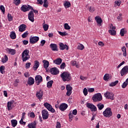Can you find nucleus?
Masks as SVG:
<instances>
[{
    "label": "nucleus",
    "instance_id": "1",
    "mask_svg": "<svg viewBox=\"0 0 128 128\" xmlns=\"http://www.w3.org/2000/svg\"><path fill=\"white\" fill-rule=\"evenodd\" d=\"M60 76L64 82H70L72 80V75L68 72H64L60 74Z\"/></svg>",
    "mask_w": 128,
    "mask_h": 128
},
{
    "label": "nucleus",
    "instance_id": "2",
    "mask_svg": "<svg viewBox=\"0 0 128 128\" xmlns=\"http://www.w3.org/2000/svg\"><path fill=\"white\" fill-rule=\"evenodd\" d=\"M30 50L26 49L23 51V52L22 53V60L24 62L28 60L30 58V56L29 54Z\"/></svg>",
    "mask_w": 128,
    "mask_h": 128
},
{
    "label": "nucleus",
    "instance_id": "3",
    "mask_svg": "<svg viewBox=\"0 0 128 128\" xmlns=\"http://www.w3.org/2000/svg\"><path fill=\"white\" fill-rule=\"evenodd\" d=\"M105 118H110L112 116V111L110 108H107L102 112Z\"/></svg>",
    "mask_w": 128,
    "mask_h": 128
},
{
    "label": "nucleus",
    "instance_id": "4",
    "mask_svg": "<svg viewBox=\"0 0 128 128\" xmlns=\"http://www.w3.org/2000/svg\"><path fill=\"white\" fill-rule=\"evenodd\" d=\"M92 100L95 102H100L101 100H102V94L97 93V94H95L92 97Z\"/></svg>",
    "mask_w": 128,
    "mask_h": 128
},
{
    "label": "nucleus",
    "instance_id": "5",
    "mask_svg": "<svg viewBox=\"0 0 128 128\" xmlns=\"http://www.w3.org/2000/svg\"><path fill=\"white\" fill-rule=\"evenodd\" d=\"M104 96L108 100H114V94L112 92H106L104 94Z\"/></svg>",
    "mask_w": 128,
    "mask_h": 128
},
{
    "label": "nucleus",
    "instance_id": "6",
    "mask_svg": "<svg viewBox=\"0 0 128 128\" xmlns=\"http://www.w3.org/2000/svg\"><path fill=\"white\" fill-rule=\"evenodd\" d=\"M30 10H32V7L30 5H22L20 8V10L23 12H30Z\"/></svg>",
    "mask_w": 128,
    "mask_h": 128
},
{
    "label": "nucleus",
    "instance_id": "7",
    "mask_svg": "<svg viewBox=\"0 0 128 128\" xmlns=\"http://www.w3.org/2000/svg\"><path fill=\"white\" fill-rule=\"evenodd\" d=\"M29 40L30 44H36V42L40 40V37L36 36H30L29 38Z\"/></svg>",
    "mask_w": 128,
    "mask_h": 128
},
{
    "label": "nucleus",
    "instance_id": "8",
    "mask_svg": "<svg viewBox=\"0 0 128 128\" xmlns=\"http://www.w3.org/2000/svg\"><path fill=\"white\" fill-rule=\"evenodd\" d=\"M44 106L46 108L47 110H49V112H56V110H54V109L52 108V105L48 102H45L44 104Z\"/></svg>",
    "mask_w": 128,
    "mask_h": 128
},
{
    "label": "nucleus",
    "instance_id": "9",
    "mask_svg": "<svg viewBox=\"0 0 128 128\" xmlns=\"http://www.w3.org/2000/svg\"><path fill=\"white\" fill-rule=\"evenodd\" d=\"M86 106L88 108H90L91 112H96V106L91 103H86Z\"/></svg>",
    "mask_w": 128,
    "mask_h": 128
},
{
    "label": "nucleus",
    "instance_id": "10",
    "mask_svg": "<svg viewBox=\"0 0 128 128\" xmlns=\"http://www.w3.org/2000/svg\"><path fill=\"white\" fill-rule=\"evenodd\" d=\"M66 90H67L66 94V96H70V94H72V87L70 86V84H68L66 85Z\"/></svg>",
    "mask_w": 128,
    "mask_h": 128
},
{
    "label": "nucleus",
    "instance_id": "11",
    "mask_svg": "<svg viewBox=\"0 0 128 128\" xmlns=\"http://www.w3.org/2000/svg\"><path fill=\"white\" fill-rule=\"evenodd\" d=\"M128 73V66H124L120 71V74H121V76H126Z\"/></svg>",
    "mask_w": 128,
    "mask_h": 128
},
{
    "label": "nucleus",
    "instance_id": "12",
    "mask_svg": "<svg viewBox=\"0 0 128 128\" xmlns=\"http://www.w3.org/2000/svg\"><path fill=\"white\" fill-rule=\"evenodd\" d=\"M42 82V77L40 75H36L35 77V82L36 85L39 86Z\"/></svg>",
    "mask_w": 128,
    "mask_h": 128
},
{
    "label": "nucleus",
    "instance_id": "13",
    "mask_svg": "<svg viewBox=\"0 0 128 128\" xmlns=\"http://www.w3.org/2000/svg\"><path fill=\"white\" fill-rule=\"evenodd\" d=\"M42 114L43 120H48V118L50 114H48V110H42Z\"/></svg>",
    "mask_w": 128,
    "mask_h": 128
},
{
    "label": "nucleus",
    "instance_id": "14",
    "mask_svg": "<svg viewBox=\"0 0 128 128\" xmlns=\"http://www.w3.org/2000/svg\"><path fill=\"white\" fill-rule=\"evenodd\" d=\"M5 50L7 54H11V56H14L16 53V50L12 48H6Z\"/></svg>",
    "mask_w": 128,
    "mask_h": 128
},
{
    "label": "nucleus",
    "instance_id": "15",
    "mask_svg": "<svg viewBox=\"0 0 128 128\" xmlns=\"http://www.w3.org/2000/svg\"><path fill=\"white\" fill-rule=\"evenodd\" d=\"M50 72L52 74L56 76V74H60V70H58V68L54 67L50 68Z\"/></svg>",
    "mask_w": 128,
    "mask_h": 128
},
{
    "label": "nucleus",
    "instance_id": "16",
    "mask_svg": "<svg viewBox=\"0 0 128 128\" xmlns=\"http://www.w3.org/2000/svg\"><path fill=\"white\" fill-rule=\"evenodd\" d=\"M98 26H101L102 24V19L100 16H96L94 18Z\"/></svg>",
    "mask_w": 128,
    "mask_h": 128
},
{
    "label": "nucleus",
    "instance_id": "17",
    "mask_svg": "<svg viewBox=\"0 0 128 128\" xmlns=\"http://www.w3.org/2000/svg\"><path fill=\"white\" fill-rule=\"evenodd\" d=\"M28 18L29 20L32 22H34V12L32 11H30L28 14Z\"/></svg>",
    "mask_w": 128,
    "mask_h": 128
},
{
    "label": "nucleus",
    "instance_id": "18",
    "mask_svg": "<svg viewBox=\"0 0 128 128\" xmlns=\"http://www.w3.org/2000/svg\"><path fill=\"white\" fill-rule=\"evenodd\" d=\"M68 104L66 103H62L59 106V110H60L61 112H64V110L68 108Z\"/></svg>",
    "mask_w": 128,
    "mask_h": 128
},
{
    "label": "nucleus",
    "instance_id": "19",
    "mask_svg": "<svg viewBox=\"0 0 128 128\" xmlns=\"http://www.w3.org/2000/svg\"><path fill=\"white\" fill-rule=\"evenodd\" d=\"M59 46L60 50H68V46L66 44H64L62 42L59 44Z\"/></svg>",
    "mask_w": 128,
    "mask_h": 128
},
{
    "label": "nucleus",
    "instance_id": "20",
    "mask_svg": "<svg viewBox=\"0 0 128 128\" xmlns=\"http://www.w3.org/2000/svg\"><path fill=\"white\" fill-rule=\"evenodd\" d=\"M18 31L20 32H24L26 30V25L24 24H20L18 27Z\"/></svg>",
    "mask_w": 128,
    "mask_h": 128
},
{
    "label": "nucleus",
    "instance_id": "21",
    "mask_svg": "<svg viewBox=\"0 0 128 128\" xmlns=\"http://www.w3.org/2000/svg\"><path fill=\"white\" fill-rule=\"evenodd\" d=\"M42 96H44V92L42 90H40L39 91L36 92V97L38 100H42Z\"/></svg>",
    "mask_w": 128,
    "mask_h": 128
},
{
    "label": "nucleus",
    "instance_id": "22",
    "mask_svg": "<svg viewBox=\"0 0 128 128\" xmlns=\"http://www.w3.org/2000/svg\"><path fill=\"white\" fill-rule=\"evenodd\" d=\"M50 48H51L53 52H58V45L54 44H51L50 46Z\"/></svg>",
    "mask_w": 128,
    "mask_h": 128
},
{
    "label": "nucleus",
    "instance_id": "23",
    "mask_svg": "<svg viewBox=\"0 0 128 128\" xmlns=\"http://www.w3.org/2000/svg\"><path fill=\"white\" fill-rule=\"evenodd\" d=\"M27 82L29 86H32L34 84V79L32 77H29L28 78Z\"/></svg>",
    "mask_w": 128,
    "mask_h": 128
},
{
    "label": "nucleus",
    "instance_id": "24",
    "mask_svg": "<svg viewBox=\"0 0 128 128\" xmlns=\"http://www.w3.org/2000/svg\"><path fill=\"white\" fill-rule=\"evenodd\" d=\"M62 62V60L60 58H57L53 61L54 64H57V66H60Z\"/></svg>",
    "mask_w": 128,
    "mask_h": 128
},
{
    "label": "nucleus",
    "instance_id": "25",
    "mask_svg": "<svg viewBox=\"0 0 128 128\" xmlns=\"http://www.w3.org/2000/svg\"><path fill=\"white\" fill-rule=\"evenodd\" d=\"M34 66H33L34 70H36L38 67L40 66V62L38 60H35L34 62Z\"/></svg>",
    "mask_w": 128,
    "mask_h": 128
},
{
    "label": "nucleus",
    "instance_id": "26",
    "mask_svg": "<svg viewBox=\"0 0 128 128\" xmlns=\"http://www.w3.org/2000/svg\"><path fill=\"white\" fill-rule=\"evenodd\" d=\"M14 104V100H10L7 103V108L8 110H12V105Z\"/></svg>",
    "mask_w": 128,
    "mask_h": 128
},
{
    "label": "nucleus",
    "instance_id": "27",
    "mask_svg": "<svg viewBox=\"0 0 128 128\" xmlns=\"http://www.w3.org/2000/svg\"><path fill=\"white\" fill-rule=\"evenodd\" d=\"M42 63L44 64V68H46V70L50 66V62H48V60H43Z\"/></svg>",
    "mask_w": 128,
    "mask_h": 128
},
{
    "label": "nucleus",
    "instance_id": "28",
    "mask_svg": "<svg viewBox=\"0 0 128 128\" xmlns=\"http://www.w3.org/2000/svg\"><path fill=\"white\" fill-rule=\"evenodd\" d=\"M64 6L65 8H70L72 4H70V2L68 1H65L64 3Z\"/></svg>",
    "mask_w": 128,
    "mask_h": 128
},
{
    "label": "nucleus",
    "instance_id": "29",
    "mask_svg": "<svg viewBox=\"0 0 128 128\" xmlns=\"http://www.w3.org/2000/svg\"><path fill=\"white\" fill-rule=\"evenodd\" d=\"M8 60V56L4 55V57L2 58V64H6Z\"/></svg>",
    "mask_w": 128,
    "mask_h": 128
},
{
    "label": "nucleus",
    "instance_id": "30",
    "mask_svg": "<svg viewBox=\"0 0 128 128\" xmlns=\"http://www.w3.org/2000/svg\"><path fill=\"white\" fill-rule=\"evenodd\" d=\"M11 124L12 128H16L18 126V120H11Z\"/></svg>",
    "mask_w": 128,
    "mask_h": 128
},
{
    "label": "nucleus",
    "instance_id": "31",
    "mask_svg": "<svg viewBox=\"0 0 128 128\" xmlns=\"http://www.w3.org/2000/svg\"><path fill=\"white\" fill-rule=\"evenodd\" d=\"M6 70V66H0V72L2 74H6V71L4 70Z\"/></svg>",
    "mask_w": 128,
    "mask_h": 128
},
{
    "label": "nucleus",
    "instance_id": "32",
    "mask_svg": "<svg viewBox=\"0 0 128 128\" xmlns=\"http://www.w3.org/2000/svg\"><path fill=\"white\" fill-rule=\"evenodd\" d=\"M52 84H54V80H51L47 82V88H51L52 86Z\"/></svg>",
    "mask_w": 128,
    "mask_h": 128
},
{
    "label": "nucleus",
    "instance_id": "33",
    "mask_svg": "<svg viewBox=\"0 0 128 128\" xmlns=\"http://www.w3.org/2000/svg\"><path fill=\"white\" fill-rule=\"evenodd\" d=\"M10 38L12 40H14L16 38V32H11L10 34Z\"/></svg>",
    "mask_w": 128,
    "mask_h": 128
},
{
    "label": "nucleus",
    "instance_id": "34",
    "mask_svg": "<svg viewBox=\"0 0 128 128\" xmlns=\"http://www.w3.org/2000/svg\"><path fill=\"white\" fill-rule=\"evenodd\" d=\"M122 50L123 52V56H126V46L122 47Z\"/></svg>",
    "mask_w": 128,
    "mask_h": 128
},
{
    "label": "nucleus",
    "instance_id": "35",
    "mask_svg": "<svg viewBox=\"0 0 128 128\" xmlns=\"http://www.w3.org/2000/svg\"><path fill=\"white\" fill-rule=\"evenodd\" d=\"M121 4H122V1H120V0H116L114 2L115 6H120Z\"/></svg>",
    "mask_w": 128,
    "mask_h": 128
},
{
    "label": "nucleus",
    "instance_id": "36",
    "mask_svg": "<svg viewBox=\"0 0 128 128\" xmlns=\"http://www.w3.org/2000/svg\"><path fill=\"white\" fill-rule=\"evenodd\" d=\"M97 106L100 110H102L104 108V105L102 104H98Z\"/></svg>",
    "mask_w": 128,
    "mask_h": 128
},
{
    "label": "nucleus",
    "instance_id": "37",
    "mask_svg": "<svg viewBox=\"0 0 128 128\" xmlns=\"http://www.w3.org/2000/svg\"><path fill=\"white\" fill-rule=\"evenodd\" d=\"M118 84V80H116L114 82H112L110 84V86H116V84Z\"/></svg>",
    "mask_w": 128,
    "mask_h": 128
},
{
    "label": "nucleus",
    "instance_id": "38",
    "mask_svg": "<svg viewBox=\"0 0 128 128\" xmlns=\"http://www.w3.org/2000/svg\"><path fill=\"white\" fill-rule=\"evenodd\" d=\"M108 32L111 34V36H116V32L114 30H108Z\"/></svg>",
    "mask_w": 128,
    "mask_h": 128
},
{
    "label": "nucleus",
    "instance_id": "39",
    "mask_svg": "<svg viewBox=\"0 0 128 128\" xmlns=\"http://www.w3.org/2000/svg\"><path fill=\"white\" fill-rule=\"evenodd\" d=\"M7 18H8V22H12V18H14V17H12V14L10 13L8 14Z\"/></svg>",
    "mask_w": 128,
    "mask_h": 128
},
{
    "label": "nucleus",
    "instance_id": "40",
    "mask_svg": "<svg viewBox=\"0 0 128 128\" xmlns=\"http://www.w3.org/2000/svg\"><path fill=\"white\" fill-rule=\"evenodd\" d=\"M13 4L16 6H19L20 4V0H14Z\"/></svg>",
    "mask_w": 128,
    "mask_h": 128
},
{
    "label": "nucleus",
    "instance_id": "41",
    "mask_svg": "<svg viewBox=\"0 0 128 128\" xmlns=\"http://www.w3.org/2000/svg\"><path fill=\"white\" fill-rule=\"evenodd\" d=\"M109 79H110V74H105L104 76V80H108Z\"/></svg>",
    "mask_w": 128,
    "mask_h": 128
},
{
    "label": "nucleus",
    "instance_id": "42",
    "mask_svg": "<svg viewBox=\"0 0 128 128\" xmlns=\"http://www.w3.org/2000/svg\"><path fill=\"white\" fill-rule=\"evenodd\" d=\"M68 116H69V122H72L74 118V114H72V112H70L68 114Z\"/></svg>",
    "mask_w": 128,
    "mask_h": 128
},
{
    "label": "nucleus",
    "instance_id": "43",
    "mask_svg": "<svg viewBox=\"0 0 128 128\" xmlns=\"http://www.w3.org/2000/svg\"><path fill=\"white\" fill-rule=\"evenodd\" d=\"M77 48L78 50H82L84 48V46L82 44H80V45H78L77 46Z\"/></svg>",
    "mask_w": 128,
    "mask_h": 128
},
{
    "label": "nucleus",
    "instance_id": "44",
    "mask_svg": "<svg viewBox=\"0 0 128 128\" xmlns=\"http://www.w3.org/2000/svg\"><path fill=\"white\" fill-rule=\"evenodd\" d=\"M66 64L65 62H62L61 65L60 66V68L61 70H64L66 68Z\"/></svg>",
    "mask_w": 128,
    "mask_h": 128
},
{
    "label": "nucleus",
    "instance_id": "45",
    "mask_svg": "<svg viewBox=\"0 0 128 128\" xmlns=\"http://www.w3.org/2000/svg\"><path fill=\"white\" fill-rule=\"evenodd\" d=\"M128 83L126 81L124 82L122 85V88H126L128 86Z\"/></svg>",
    "mask_w": 128,
    "mask_h": 128
},
{
    "label": "nucleus",
    "instance_id": "46",
    "mask_svg": "<svg viewBox=\"0 0 128 128\" xmlns=\"http://www.w3.org/2000/svg\"><path fill=\"white\" fill-rule=\"evenodd\" d=\"M28 32L26 31L25 32L22 34V38H26V36H28Z\"/></svg>",
    "mask_w": 128,
    "mask_h": 128
},
{
    "label": "nucleus",
    "instance_id": "47",
    "mask_svg": "<svg viewBox=\"0 0 128 128\" xmlns=\"http://www.w3.org/2000/svg\"><path fill=\"white\" fill-rule=\"evenodd\" d=\"M58 34H60V36H68V33H66V32H58Z\"/></svg>",
    "mask_w": 128,
    "mask_h": 128
},
{
    "label": "nucleus",
    "instance_id": "48",
    "mask_svg": "<svg viewBox=\"0 0 128 128\" xmlns=\"http://www.w3.org/2000/svg\"><path fill=\"white\" fill-rule=\"evenodd\" d=\"M64 28L65 30H70V27L68 25V24L66 23L64 24Z\"/></svg>",
    "mask_w": 128,
    "mask_h": 128
},
{
    "label": "nucleus",
    "instance_id": "49",
    "mask_svg": "<svg viewBox=\"0 0 128 128\" xmlns=\"http://www.w3.org/2000/svg\"><path fill=\"white\" fill-rule=\"evenodd\" d=\"M0 10L2 12H3L4 14V12H6V8H4V6L2 5L0 6Z\"/></svg>",
    "mask_w": 128,
    "mask_h": 128
},
{
    "label": "nucleus",
    "instance_id": "50",
    "mask_svg": "<svg viewBox=\"0 0 128 128\" xmlns=\"http://www.w3.org/2000/svg\"><path fill=\"white\" fill-rule=\"evenodd\" d=\"M30 66H32V63H30V62H27V63H26V64L25 65V68L26 69L30 68Z\"/></svg>",
    "mask_w": 128,
    "mask_h": 128
},
{
    "label": "nucleus",
    "instance_id": "51",
    "mask_svg": "<svg viewBox=\"0 0 128 128\" xmlns=\"http://www.w3.org/2000/svg\"><path fill=\"white\" fill-rule=\"evenodd\" d=\"M43 28L45 32H46V30H48V25L47 24H44L43 26Z\"/></svg>",
    "mask_w": 128,
    "mask_h": 128
},
{
    "label": "nucleus",
    "instance_id": "52",
    "mask_svg": "<svg viewBox=\"0 0 128 128\" xmlns=\"http://www.w3.org/2000/svg\"><path fill=\"white\" fill-rule=\"evenodd\" d=\"M120 35L121 36H124V28L121 29L120 32Z\"/></svg>",
    "mask_w": 128,
    "mask_h": 128
},
{
    "label": "nucleus",
    "instance_id": "53",
    "mask_svg": "<svg viewBox=\"0 0 128 128\" xmlns=\"http://www.w3.org/2000/svg\"><path fill=\"white\" fill-rule=\"evenodd\" d=\"M117 20H122V14H120L118 16L117 18Z\"/></svg>",
    "mask_w": 128,
    "mask_h": 128
},
{
    "label": "nucleus",
    "instance_id": "54",
    "mask_svg": "<svg viewBox=\"0 0 128 128\" xmlns=\"http://www.w3.org/2000/svg\"><path fill=\"white\" fill-rule=\"evenodd\" d=\"M89 10V12H94V10H96V9L92 7V6H90L88 8Z\"/></svg>",
    "mask_w": 128,
    "mask_h": 128
},
{
    "label": "nucleus",
    "instance_id": "55",
    "mask_svg": "<svg viewBox=\"0 0 128 128\" xmlns=\"http://www.w3.org/2000/svg\"><path fill=\"white\" fill-rule=\"evenodd\" d=\"M44 8H48V2H43Z\"/></svg>",
    "mask_w": 128,
    "mask_h": 128
},
{
    "label": "nucleus",
    "instance_id": "56",
    "mask_svg": "<svg viewBox=\"0 0 128 128\" xmlns=\"http://www.w3.org/2000/svg\"><path fill=\"white\" fill-rule=\"evenodd\" d=\"M44 44H46V40H42L40 41V46H44Z\"/></svg>",
    "mask_w": 128,
    "mask_h": 128
},
{
    "label": "nucleus",
    "instance_id": "57",
    "mask_svg": "<svg viewBox=\"0 0 128 128\" xmlns=\"http://www.w3.org/2000/svg\"><path fill=\"white\" fill-rule=\"evenodd\" d=\"M62 128L60 122H57L56 124V128Z\"/></svg>",
    "mask_w": 128,
    "mask_h": 128
},
{
    "label": "nucleus",
    "instance_id": "58",
    "mask_svg": "<svg viewBox=\"0 0 128 128\" xmlns=\"http://www.w3.org/2000/svg\"><path fill=\"white\" fill-rule=\"evenodd\" d=\"M30 117H31L32 118H36V114H34V112H31L30 113Z\"/></svg>",
    "mask_w": 128,
    "mask_h": 128
},
{
    "label": "nucleus",
    "instance_id": "59",
    "mask_svg": "<svg viewBox=\"0 0 128 128\" xmlns=\"http://www.w3.org/2000/svg\"><path fill=\"white\" fill-rule=\"evenodd\" d=\"M83 92L84 94V96H88V89H86V88H84L83 90Z\"/></svg>",
    "mask_w": 128,
    "mask_h": 128
},
{
    "label": "nucleus",
    "instance_id": "60",
    "mask_svg": "<svg viewBox=\"0 0 128 128\" xmlns=\"http://www.w3.org/2000/svg\"><path fill=\"white\" fill-rule=\"evenodd\" d=\"M110 28L112 30H116V26H114V25H112V24H110Z\"/></svg>",
    "mask_w": 128,
    "mask_h": 128
},
{
    "label": "nucleus",
    "instance_id": "61",
    "mask_svg": "<svg viewBox=\"0 0 128 128\" xmlns=\"http://www.w3.org/2000/svg\"><path fill=\"white\" fill-rule=\"evenodd\" d=\"M30 124H32V128H36V121H34L33 122L30 123Z\"/></svg>",
    "mask_w": 128,
    "mask_h": 128
},
{
    "label": "nucleus",
    "instance_id": "62",
    "mask_svg": "<svg viewBox=\"0 0 128 128\" xmlns=\"http://www.w3.org/2000/svg\"><path fill=\"white\" fill-rule=\"evenodd\" d=\"M20 124H24V126L26 125V122H24L23 118H21V120L20 121Z\"/></svg>",
    "mask_w": 128,
    "mask_h": 128
},
{
    "label": "nucleus",
    "instance_id": "63",
    "mask_svg": "<svg viewBox=\"0 0 128 128\" xmlns=\"http://www.w3.org/2000/svg\"><path fill=\"white\" fill-rule=\"evenodd\" d=\"M94 92V88H90L88 89V92Z\"/></svg>",
    "mask_w": 128,
    "mask_h": 128
},
{
    "label": "nucleus",
    "instance_id": "64",
    "mask_svg": "<svg viewBox=\"0 0 128 128\" xmlns=\"http://www.w3.org/2000/svg\"><path fill=\"white\" fill-rule=\"evenodd\" d=\"M98 44L100 46H104V44L102 42H99Z\"/></svg>",
    "mask_w": 128,
    "mask_h": 128
}]
</instances>
